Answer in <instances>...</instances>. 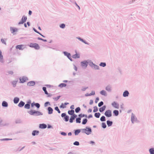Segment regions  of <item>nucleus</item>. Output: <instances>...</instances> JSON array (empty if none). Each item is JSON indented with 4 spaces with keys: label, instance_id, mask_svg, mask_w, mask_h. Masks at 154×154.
I'll return each instance as SVG.
<instances>
[{
    "label": "nucleus",
    "instance_id": "obj_46",
    "mask_svg": "<svg viewBox=\"0 0 154 154\" xmlns=\"http://www.w3.org/2000/svg\"><path fill=\"white\" fill-rule=\"evenodd\" d=\"M103 103L102 101H101L98 103V106L99 107H100L103 104Z\"/></svg>",
    "mask_w": 154,
    "mask_h": 154
},
{
    "label": "nucleus",
    "instance_id": "obj_57",
    "mask_svg": "<svg viewBox=\"0 0 154 154\" xmlns=\"http://www.w3.org/2000/svg\"><path fill=\"white\" fill-rule=\"evenodd\" d=\"M134 116H131V121L132 122H133V121H134Z\"/></svg>",
    "mask_w": 154,
    "mask_h": 154
},
{
    "label": "nucleus",
    "instance_id": "obj_30",
    "mask_svg": "<svg viewBox=\"0 0 154 154\" xmlns=\"http://www.w3.org/2000/svg\"><path fill=\"white\" fill-rule=\"evenodd\" d=\"M100 115V114L99 112L96 113H95V115H94L97 118H99Z\"/></svg>",
    "mask_w": 154,
    "mask_h": 154
},
{
    "label": "nucleus",
    "instance_id": "obj_11",
    "mask_svg": "<svg viewBox=\"0 0 154 154\" xmlns=\"http://www.w3.org/2000/svg\"><path fill=\"white\" fill-rule=\"evenodd\" d=\"M81 64L83 67L86 68L87 66V63L85 61L82 62H81Z\"/></svg>",
    "mask_w": 154,
    "mask_h": 154
},
{
    "label": "nucleus",
    "instance_id": "obj_55",
    "mask_svg": "<svg viewBox=\"0 0 154 154\" xmlns=\"http://www.w3.org/2000/svg\"><path fill=\"white\" fill-rule=\"evenodd\" d=\"M66 116V114L65 113H62L61 114V116L62 117H65Z\"/></svg>",
    "mask_w": 154,
    "mask_h": 154
},
{
    "label": "nucleus",
    "instance_id": "obj_64",
    "mask_svg": "<svg viewBox=\"0 0 154 154\" xmlns=\"http://www.w3.org/2000/svg\"><path fill=\"white\" fill-rule=\"evenodd\" d=\"M49 103L48 102H46L45 104V106H47V104Z\"/></svg>",
    "mask_w": 154,
    "mask_h": 154
},
{
    "label": "nucleus",
    "instance_id": "obj_6",
    "mask_svg": "<svg viewBox=\"0 0 154 154\" xmlns=\"http://www.w3.org/2000/svg\"><path fill=\"white\" fill-rule=\"evenodd\" d=\"M63 53L65 55L67 56V57L69 60H70L71 61H72V59L71 57V55L69 53H68L66 51H65L63 52Z\"/></svg>",
    "mask_w": 154,
    "mask_h": 154
},
{
    "label": "nucleus",
    "instance_id": "obj_1",
    "mask_svg": "<svg viewBox=\"0 0 154 154\" xmlns=\"http://www.w3.org/2000/svg\"><path fill=\"white\" fill-rule=\"evenodd\" d=\"M28 112L31 115H34L35 116H40L42 114L41 112L39 111L32 110L29 111Z\"/></svg>",
    "mask_w": 154,
    "mask_h": 154
},
{
    "label": "nucleus",
    "instance_id": "obj_13",
    "mask_svg": "<svg viewBox=\"0 0 154 154\" xmlns=\"http://www.w3.org/2000/svg\"><path fill=\"white\" fill-rule=\"evenodd\" d=\"M46 127L47 125L45 124H41L39 125V128H45Z\"/></svg>",
    "mask_w": 154,
    "mask_h": 154
},
{
    "label": "nucleus",
    "instance_id": "obj_60",
    "mask_svg": "<svg viewBox=\"0 0 154 154\" xmlns=\"http://www.w3.org/2000/svg\"><path fill=\"white\" fill-rule=\"evenodd\" d=\"M78 39L82 41V42H84L85 43V42L84 41V40L82 39H81V38H78Z\"/></svg>",
    "mask_w": 154,
    "mask_h": 154
},
{
    "label": "nucleus",
    "instance_id": "obj_8",
    "mask_svg": "<svg viewBox=\"0 0 154 154\" xmlns=\"http://www.w3.org/2000/svg\"><path fill=\"white\" fill-rule=\"evenodd\" d=\"M112 105L115 108L118 109L119 108V104L115 102H114L112 104Z\"/></svg>",
    "mask_w": 154,
    "mask_h": 154
},
{
    "label": "nucleus",
    "instance_id": "obj_17",
    "mask_svg": "<svg viewBox=\"0 0 154 154\" xmlns=\"http://www.w3.org/2000/svg\"><path fill=\"white\" fill-rule=\"evenodd\" d=\"M100 94L106 96V91L104 90H103L100 91Z\"/></svg>",
    "mask_w": 154,
    "mask_h": 154
},
{
    "label": "nucleus",
    "instance_id": "obj_48",
    "mask_svg": "<svg viewBox=\"0 0 154 154\" xmlns=\"http://www.w3.org/2000/svg\"><path fill=\"white\" fill-rule=\"evenodd\" d=\"M74 145L78 146L79 145V143L78 141H75L74 143Z\"/></svg>",
    "mask_w": 154,
    "mask_h": 154
},
{
    "label": "nucleus",
    "instance_id": "obj_10",
    "mask_svg": "<svg viewBox=\"0 0 154 154\" xmlns=\"http://www.w3.org/2000/svg\"><path fill=\"white\" fill-rule=\"evenodd\" d=\"M10 30L11 31V33H13L17 31V29L16 28L11 27L10 28Z\"/></svg>",
    "mask_w": 154,
    "mask_h": 154
},
{
    "label": "nucleus",
    "instance_id": "obj_49",
    "mask_svg": "<svg viewBox=\"0 0 154 154\" xmlns=\"http://www.w3.org/2000/svg\"><path fill=\"white\" fill-rule=\"evenodd\" d=\"M35 106L37 107L38 108H39L40 107V104L38 103H36L35 104Z\"/></svg>",
    "mask_w": 154,
    "mask_h": 154
},
{
    "label": "nucleus",
    "instance_id": "obj_15",
    "mask_svg": "<svg viewBox=\"0 0 154 154\" xmlns=\"http://www.w3.org/2000/svg\"><path fill=\"white\" fill-rule=\"evenodd\" d=\"M106 108V106H103L102 107L100 108L99 109V111L100 112H102L104 111Z\"/></svg>",
    "mask_w": 154,
    "mask_h": 154
},
{
    "label": "nucleus",
    "instance_id": "obj_3",
    "mask_svg": "<svg viewBox=\"0 0 154 154\" xmlns=\"http://www.w3.org/2000/svg\"><path fill=\"white\" fill-rule=\"evenodd\" d=\"M83 132L88 135L90 134L91 132V130L90 128L86 127L85 129H83Z\"/></svg>",
    "mask_w": 154,
    "mask_h": 154
},
{
    "label": "nucleus",
    "instance_id": "obj_24",
    "mask_svg": "<svg viewBox=\"0 0 154 154\" xmlns=\"http://www.w3.org/2000/svg\"><path fill=\"white\" fill-rule=\"evenodd\" d=\"M8 103L5 101H3L2 103V106L4 107H7L8 106Z\"/></svg>",
    "mask_w": 154,
    "mask_h": 154
},
{
    "label": "nucleus",
    "instance_id": "obj_14",
    "mask_svg": "<svg viewBox=\"0 0 154 154\" xmlns=\"http://www.w3.org/2000/svg\"><path fill=\"white\" fill-rule=\"evenodd\" d=\"M0 61L3 62V56L2 54V52L0 50Z\"/></svg>",
    "mask_w": 154,
    "mask_h": 154
},
{
    "label": "nucleus",
    "instance_id": "obj_35",
    "mask_svg": "<svg viewBox=\"0 0 154 154\" xmlns=\"http://www.w3.org/2000/svg\"><path fill=\"white\" fill-rule=\"evenodd\" d=\"M100 66L104 67L106 66V64L105 63H101L100 64Z\"/></svg>",
    "mask_w": 154,
    "mask_h": 154
},
{
    "label": "nucleus",
    "instance_id": "obj_40",
    "mask_svg": "<svg viewBox=\"0 0 154 154\" xmlns=\"http://www.w3.org/2000/svg\"><path fill=\"white\" fill-rule=\"evenodd\" d=\"M64 119L65 120V121L66 122L68 121V120H69V117L68 116H66L64 117Z\"/></svg>",
    "mask_w": 154,
    "mask_h": 154
},
{
    "label": "nucleus",
    "instance_id": "obj_20",
    "mask_svg": "<svg viewBox=\"0 0 154 154\" xmlns=\"http://www.w3.org/2000/svg\"><path fill=\"white\" fill-rule=\"evenodd\" d=\"M39 131H34L32 132V135L33 136H35L36 134L37 135Z\"/></svg>",
    "mask_w": 154,
    "mask_h": 154
},
{
    "label": "nucleus",
    "instance_id": "obj_4",
    "mask_svg": "<svg viewBox=\"0 0 154 154\" xmlns=\"http://www.w3.org/2000/svg\"><path fill=\"white\" fill-rule=\"evenodd\" d=\"M105 115L107 117H110L112 116L111 111L110 110L106 111L105 113Z\"/></svg>",
    "mask_w": 154,
    "mask_h": 154
},
{
    "label": "nucleus",
    "instance_id": "obj_25",
    "mask_svg": "<svg viewBox=\"0 0 154 154\" xmlns=\"http://www.w3.org/2000/svg\"><path fill=\"white\" fill-rule=\"evenodd\" d=\"M107 125L109 126H111L112 125V122L110 121H107Z\"/></svg>",
    "mask_w": 154,
    "mask_h": 154
},
{
    "label": "nucleus",
    "instance_id": "obj_45",
    "mask_svg": "<svg viewBox=\"0 0 154 154\" xmlns=\"http://www.w3.org/2000/svg\"><path fill=\"white\" fill-rule=\"evenodd\" d=\"M55 109L59 113H60V110H59V109H58V107H56L55 108Z\"/></svg>",
    "mask_w": 154,
    "mask_h": 154
},
{
    "label": "nucleus",
    "instance_id": "obj_18",
    "mask_svg": "<svg viewBox=\"0 0 154 154\" xmlns=\"http://www.w3.org/2000/svg\"><path fill=\"white\" fill-rule=\"evenodd\" d=\"M48 113L50 114H51L53 112V109L52 108L49 107L48 108Z\"/></svg>",
    "mask_w": 154,
    "mask_h": 154
},
{
    "label": "nucleus",
    "instance_id": "obj_12",
    "mask_svg": "<svg viewBox=\"0 0 154 154\" xmlns=\"http://www.w3.org/2000/svg\"><path fill=\"white\" fill-rule=\"evenodd\" d=\"M27 85L30 86H33L35 85V82L33 81H30L28 83Z\"/></svg>",
    "mask_w": 154,
    "mask_h": 154
},
{
    "label": "nucleus",
    "instance_id": "obj_39",
    "mask_svg": "<svg viewBox=\"0 0 154 154\" xmlns=\"http://www.w3.org/2000/svg\"><path fill=\"white\" fill-rule=\"evenodd\" d=\"M100 119L101 121H105V118L104 116H102L101 117Z\"/></svg>",
    "mask_w": 154,
    "mask_h": 154
},
{
    "label": "nucleus",
    "instance_id": "obj_19",
    "mask_svg": "<svg viewBox=\"0 0 154 154\" xmlns=\"http://www.w3.org/2000/svg\"><path fill=\"white\" fill-rule=\"evenodd\" d=\"M19 98L17 97H15L14 98V102L15 103H17L19 101Z\"/></svg>",
    "mask_w": 154,
    "mask_h": 154
},
{
    "label": "nucleus",
    "instance_id": "obj_37",
    "mask_svg": "<svg viewBox=\"0 0 154 154\" xmlns=\"http://www.w3.org/2000/svg\"><path fill=\"white\" fill-rule=\"evenodd\" d=\"M75 119L74 118H73L72 116H71V117H70V119H69V122L70 123H72L73 122V120H74Z\"/></svg>",
    "mask_w": 154,
    "mask_h": 154
},
{
    "label": "nucleus",
    "instance_id": "obj_47",
    "mask_svg": "<svg viewBox=\"0 0 154 154\" xmlns=\"http://www.w3.org/2000/svg\"><path fill=\"white\" fill-rule=\"evenodd\" d=\"M66 107V106H65V105L63 104V103H62L60 106V107L62 108H65Z\"/></svg>",
    "mask_w": 154,
    "mask_h": 154
},
{
    "label": "nucleus",
    "instance_id": "obj_42",
    "mask_svg": "<svg viewBox=\"0 0 154 154\" xmlns=\"http://www.w3.org/2000/svg\"><path fill=\"white\" fill-rule=\"evenodd\" d=\"M102 126L103 128H105L106 127V125L104 123H102Z\"/></svg>",
    "mask_w": 154,
    "mask_h": 154
},
{
    "label": "nucleus",
    "instance_id": "obj_61",
    "mask_svg": "<svg viewBox=\"0 0 154 154\" xmlns=\"http://www.w3.org/2000/svg\"><path fill=\"white\" fill-rule=\"evenodd\" d=\"M60 96H59L58 97H56L55 98V99L56 100H58V99H59V98H60Z\"/></svg>",
    "mask_w": 154,
    "mask_h": 154
},
{
    "label": "nucleus",
    "instance_id": "obj_22",
    "mask_svg": "<svg viewBox=\"0 0 154 154\" xmlns=\"http://www.w3.org/2000/svg\"><path fill=\"white\" fill-rule=\"evenodd\" d=\"M79 57L80 56L79 54H75L73 55L72 56V57L74 58H79Z\"/></svg>",
    "mask_w": 154,
    "mask_h": 154
},
{
    "label": "nucleus",
    "instance_id": "obj_5",
    "mask_svg": "<svg viewBox=\"0 0 154 154\" xmlns=\"http://www.w3.org/2000/svg\"><path fill=\"white\" fill-rule=\"evenodd\" d=\"M27 19V18L26 17L23 16L20 21L19 23V24H23L24 22L26 21Z\"/></svg>",
    "mask_w": 154,
    "mask_h": 154
},
{
    "label": "nucleus",
    "instance_id": "obj_51",
    "mask_svg": "<svg viewBox=\"0 0 154 154\" xmlns=\"http://www.w3.org/2000/svg\"><path fill=\"white\" fill-rule=\"evenodd\" d=\"M33 30H34V31L36 32L39 34L40 35H42V36L43 37H44L42 35L41 33H40L39 32H38V31H37L35 29H33Z\"/></svg>",
    "mask_w": 154,
    "mask_h": 154
},
{
    "label": "nucleus",
    "instance_id": "obj_54",
    "mask_svg": "<svg viewBox=\"0 0 154 154\" xmlns=\"http://www.w3.org/2000/svg\"><path fill=\"white\" fill-rule=\"evenodd\" d=\"M72 117H73L75 119V118L77 117V115L75 114H74L72 115Z\"/></svg>",
    "mask_w": 154,
    "mask_h": 154
},
{
    "label": "nucleus",
    "instance_id": "obj_43",
    "mask_svg": "<svg viewBox=\"0 0 154 154\" xmlns=\"http://www.w3.org/2000/svg\"><path fill=\"white\" fill-rule=\"evenodd\" d=\"M65 26V25L63 23H62L60 25V27L61 28H64Z\"/></svg>",
    "mask_w": 154,
    "mask_h": 154
},
{
    "label": "nucleus",
    "instance_id": "obj_44",
    "mask_svg": "<svg viewBox=\"0 0 154 154\" xmlns=\"http://www.w3.org/2000/svg\"><path fill=\"white\" fill-rule=\"evenodd\" d=\"M98 109L97 107L96 106H94V109L93 110L94 112H95L97 111Z\"/></svg>",
    "mask_w": 154,
    "mask_h": 154
},
{
    "label": "nucleus",
    "instance_id": "obj_59",
    "mask_svg": "<svg viewBox=\"0 0 154 154\" xmlns=\"http://www.w3.org/2000/svg\"><path fill=\"white\" fill-rule=\"evenodd\" d=\"M13 72L12 71H9L8 72V74H12Z\"/></svg>",
    "mask_w": 154,
    "mask_h": 154
},
{
    "label": "nucleus",
    "instance_id": "obj_26",
    "mask_svg": "<svg viewBox=\"0 0 154 154\" xmlns=\"http://www.w3.org/2000/svg\"><path fill=\"white\" fill-rule=\"evenodd\" d=\"M149 152L151 154H154V148H151L149 150Z\"/></svg>",
    "mask_w": 154,
    "mask_h": 154
},
{
    "label": "nucleus",
    "instance_id": "obj_38",
    "mask_svg": "<svg viewBox=\"0 0 154 154\" xmlns=\"http://www.w3.org/2000/svg\"><path fill=\"white\" fill-rule=\"evenodd\" d=\"M80 108L79 107H78L75 109V112H76L78 113L80 111Z\"/></svg>",
    "mask_w": 154,
    "mask_h": 154
},
{
    "label": "nucleus",
    "instance_id": "obj_9",
    "mask_svg": "<svg viewBox=\"0 0 154 154\" xmlns=\"http://www.w3.org/2000/svg\"><path fill=\"white\" fill-rule=\"evenodd\" d=\"M27 80V78L25 77H24L20 78V81L21 82V83H23L25 82Z\"/></svg>",
    "mask_w": 154,
    "mask_h": 154
},
{
    "label": "nucleus",
    "instance_id": "obj_31",
    "mask_svg": "<svg viewBox=\"0 0 154 154\" xmlns=\"http://www.w3.org/2000/svg\"><path fill=\"white\" fill-rule=\"evenodd\" d=\"M80 132V130H76L75 131V135H77Z\"/></svg>",
    "mask_w": 154,
    "mask_h": 154
},
{
    "label": "nucleus",
    "instance_id": "obj_7",
    "mask_svg": "<svg viewBox=\"0 0 154 154\" xmlns=\"http://www.w3.org/2000/svg\"><path fill=\"white\" fill-rule=\"evenodd\" d=\"M24 46L23 45H17L16 47V49H18L19 50H23L24 48Z\"/></svg>",
    "mask_w": 154,
    "mask_h": 154
},
{
    "label": "nucleus",
    "instance_id": "obj_2",
    "mask_svg": "<svg viewBox=\"0 0 154 154\" xmlns=\"http://www.w3.org/2000/svg\"><path fill=\"white\" fill-rule=\"evenodd\" d=\"M29 47L32 48H34L36 49H38L40 48L39 46L37 43H31L30 44Z\"/></svg>",
    "mask_w": 154,
    "mask_h": 154
},
{
    "label": "nucleus",
    "instance_id": "obj_32",
    "mask_svg": "<svg viewBox=\"0 0 154 154\" xmlns=\"http://www.w3.org/2000/svg\"><path fill=\"white\" fill-rule=\"evenodd\" d=\"M43 90L44 91L45 94H48V93L46 91V88L45 87H43L42 88Z\"/></svg>",
    "mask_w": 154,
    "mask_h": 154
},
{
    "label": "nucleus",
    "instance_id": "obj_36",
    "mask_svg": "<svg viewBox=\"0 0 154 154\" xmlns=\"http://www.w3.org/2000/svg\"><path fill=\"white\" fill-rule=\"evenodd\" d=\"M24 107L26 109H29L30 108V105L29 104H26L24 106Z\"/></svg>",
    "mask_w": 154,
    "mask_h": 154
},
{
    "label": "nucleus",
    "instance_id": "obj_53",
    "mask_svg": "<svg viewBox=\"0 0 154 154\" xmlns=\"http://www.w3.org/2000/svg\"><path fill=\"white\" fill-rule=\"evenodd\" d=\"M88 88V87H87V88L83 87L82 88V90L83 91H84L86 89H87Z\"/></svg>",
    "mask_w": 154,
    "mask_h": 154
},
{
    "label": "nucleus",
    "instance_id": "obj_50",
    "mask_svg": "<svg viewBox=\"0 0 154 154\" xmlns=\"http://www.w3.org/2000/svg\"><path fill=\"white\" fill-rule=\"evenodd\" d=\"M95 94V93L94 91H92L91 92L90 94V95H94Z\"/></svg>",
    "mask_w": 154,
    "mask_h": 154
},
{
    "label": "nucleus",
    "instance_id": "obj_41",
    "mask_svg": "<svg viewBox=\"0 0 154 154\" xmlns=\"http://www.w3.org/2000/svg\"><path fill=\"white\" fill-rule=\"evenodd\" d=\"M79 116L80 117H87V116L86 115L82 114H80L79 115Z\"/></svg>",
    "mask_w": 154,
    "mask_h": 154
},
{
    "label": "nucleus",
    "instance_id": "obj_62",
    "mask_svg": "<svg viewBox=\"0 0 154 154\" xmlns=\"http://www.w3.org/2000/svg\"><path fill=\"white\" fill-rule=\"evenodd\" d=\"M88 112H92V109H88Z\"/></svg>",
    "mask_w": 154,
    "mask_h": 154
},
{
    "label": "nucleus",
    "instance_id": "obj_33",
    "mask_svg": "<svg viewBox=\"0 0 154 154\" xmlns=\"http://www.w3.org/2000/svg\"><path fill=\"white\" fill-rule=\"evenodd\" d=\"M106 89L108 91H110L111 90V87L109 86H108L106 87Z\"/></svg>",
    "mask_w": 154,
    "mask_h": 154
},
{
    "label": "nucleus",
    "instance_id": "obj_52",
    "mask_svg": "<svg viewBox=\"0 0 154 154\" xmlns=\"http://www.w3.org/2000/svg\"><path fill=\"white\" fill-rule=\"evenodd\" d=\"M1 41L2 43H4L5 44H6V43L5 42V41L4 39H2L1 40Z\"/></svg>",
    "mask_w": 154,
    "mask_h": 154
},
{
    "label": "nucleus",
    "instance_id": "obj_58",
    "mask_svg": "<svg viewBox=\"0 0 154 154\" xmlns=\"http://www.w3.org/2000/svg\"><path fill=\"white\" fill-rule=\"evenodd\" d=\"M61 134L62 135H64V136H65V135H66V134L64 132H62V133H61Z\"/></svg>",
    "mask_w": 154,
    "mask_h": 154
},
{
    "label": "nucleus",
    "instance_id": "obj_23",
    "mask_svg": "<svg viewBox=\"0 0 154 154\" xmlns=\"http://www.w3.org/2000/svg\"><path fill=\"white\" fill-rule=\"evenodd\" d=\"M74 112V110L72 109L71 110H69L68 111V113L70 115H72L73 114Z\"/></svg>",
    "mask_w": 154,
    "mask_h": 154
},
{
    "label": "nucleus",
    "instance_id": "obj_29",
    "mask_svg": "<svg viewBox=\"0 0 154 154\" xmlns=\"http://www.w3.org/2000/svg\"><path fill=\"white\" fill-rule=\"evenodd\" d=\"M81 119L80 118H78L76 119V122L77 123H80L81 122Z\"/></svg>",
    "mask_w": 154,
    "mask_h": 154
},
{
    "label": "nucleus",
    "instance_id": "obj_28",
    "mask_svg": "<svg viewBox=\"0 0 154 154\" xmlns=\"http://www.w3.org/2000/svg\"><path fill=\"white\" fill-rule=\"evenodd\" d=\"M87 121L88 120L86 119H84L83 120L82 124L83 125H85L87 123Z\"/></svg>",
    "mask_w": 154,
    "mask_h": 154
},
{
    "label": "nucleus",
    "instance_id": "obj_63",
    "mask_svg": "<svg viewBox=\"0 0 154 154\" xmlns=\"http://www.w3.org/2000/svg\"><path fill=\"white\" fill-rule=\"evenodd\" d=\"M70 108L72 109H74V106L73 105H72L70 106Z\"/></svg>",
    "mask_w": 154,
    "mask_h": 154
},
{
    "label": "nucleus",
    "instance_id": "obj_21",
    "mask_svg": "<svg viewBox=\"0 0 154 154\" xmlns=\"http://www.w3.org/2000/svg\"><path fill=\"white\" fill-rule=\"evenodd\" d=\"M24 103L21 101L19 103L18 106L20 107H22L24 105Z\"/></svg>",
    "mask_w": 154,
    "mask_h": 154
},
{
    "label": "nucleus",
    "instance_id": "obj_56",
    "mask_svg": "<svg viewBox=\"0 0 154 154\" xmlns=\"http://www.w3.org/2000/svg\"><path fill=\"white\" fill-rule=\"evenodd\" d=\"M16 84V82H13V85L14 87H15V86Z\"/></svg>",
    "mask_w": 154,
    "mask_h": 154
},
{
    "label": "nucleus",
    "instance_id": "obj_16",
    "mask_svg": "<svg viewBox=\"0 0 154 154\" xmlns=\"http://www.w3.org/2000/svg\"><path fill=\"white\" fill-rule=\"evenodd\" d=\"M129 94V92L127 91H125L123 94V96L124 97L128 96Z\"/></svg>",
    "mask_w": 154,
    "mask_h": 154
},
{
    "label": "nucleus",
    "instance_id": "obj_34",
    "mask_svg": "<svg viewBox=\"0 0 154 154\" xmlns=\"http://www.w3.org/2000/svg\"><path fill=\"white\" fill-rule=\"evenodd\" d=\"M66 86V84L64 83H61L59 85V86L60 87H65Z\"/></svg>",
    "mask_w": 154,
    "mask_h": 154
},
{
    "label": "nucleus",
    "instance_id": "obj_27",
    "mask_svg": "<svg viewBox=\"0 0 154 154\" xmlns=\"http://www.w3.org/2000/svg\"><path fill=\"white\" fill-rule=\"evenodd\" d=\"M113 113L116 116H117L119 114V111L117 110H115L113 112Z\"/></svg>",
    "mask_w": 154,
    "mask_h": 154
}]
</instances>
